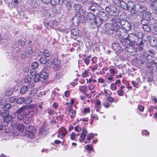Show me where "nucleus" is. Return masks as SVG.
Here are the masks:
<instances>
[{
	"instance_id": "aec40b11",
	"label": "nucleus",
	"mask_w": 157,
	"mask_h": 157,
	"mask_svg": "<svg viewBox=\"0 0 157 157\" xmlns=\"http://www.w3.org/2000/svg\"><path fill=\"white\" fill-rule=\"evenodd\" d=\"M95 16L92 13H89L86 16V18L87 20H89L91 22L93 23L95 17Z\"/></svg>"
},
{
	"instance_id": "a211bd4d",
	"label": "nucleus",
	"mask_w": 157,
	"mask_h": 157,
	"mask_svg": "<svg viewBox=\"0 0 157 157\" xmlns=\"http://www.w3.org/2000/svg\"><path fill=\"white\" fill-rule=\"evenodd\" d=\"M136 5V4H134L132 2L129 1L127 4V10L134 11Z\"/></svg>"
},
{
	"instance_id": "bf43d9fd",
	"label": "nucleus",
	"mask_w": 157,
	"mask_h": 157,
	"mask_svg": "<svg viewBox=\"0 0 157 157\" xmlns=\"http://www.w3.org/2000/svg\"><path fill=\"white\" fill-rule=\"evenodd\" d=\"M37 91V90L36 88H34L31 90L30 95L32 96H34L35 94H36Z\"/></svg>"
},
{
	"instance_id": "0e129e2a",
	"label": "nucleus",
	"mask_w": 157,
	"mask_h": 157,
	"mask_svg": "<svg viewBox=\"0 0 157 157\" xmlns=\"http://www.w3.org/2000/svg\"><path fill=\"white\" fill-rule=\"evenodd\" d=\"M83 113L84 115L90 112V110L89 108H86L83 110Z\"/></svg>"
},
{
	"instance_id": "f704fd0d",
	"label": "nucleus",
	"mask_w": 157,
	"mask_h": 157,
	"mask_svg": "<svg viewBox=\"0 0 157 157\" xmlns=\"http://www.w3.org/2000/svg\"><path fill=\"white\" fill-rule=\"evenodd\" d=\"M53 63L56 66L59 65L61 63V61L57 58H55L53 61Z\"/></svg>"
},
{
	"instance_id": "20e7f679",
	"label": "nucleus",
	"mask_w": 157,
	"mask_h": 157,
	"mask_svg": "<svg viewBox=\"0 0 157 157\" xmlns=\"http://www.w3.org/2000/svg\"><path fill=\"white\" fill-rule=\"evenodd\" d=\"M118 16H115L112 19V25L114 27L117 28L121 27V21Z\"/></svg>"
},
{
	"instance_id": "de8ad7c7",
	"label": "nucleus",
	"mask_w": 157,
	"mask_h": 157,
	"mask_svg": "<svg viewBox=\"0 0 157 157\" xmlns=\"http://www.w3.org/2000/svg\"><path fill=\"white\" fill-rule=\"evenodd\" d=\"M41 79L40 75L38 74L35 76L34 81L36 82H37L40 80Z\"/></svg>"
},
{
	"instance_id": "6e6d98bb",
	"label": "nucleus",
	"mask_w": 157,
	"mask_h": 157,
	"mask_svg": "<svg viewBox=\"0 0 157 157\" xmlns=\"http://www.w3.org/2000/svg\"><path fill=\"white\" fill-rule=\"evenodd\" d=\"M45 113H48L49 115H52L54 113V111L50 109H48L45 111Z\"/></svg>"
},
{
	"instance_id": "393cba45",
	"label": "nucleus",
	"mask_w": 157,
	"mask_h": 157,
	"mask_svg": "<svg viewBox=\"0 0 157 157\" xmlns=\"http://www.w3.org/2000/svg\"><path fill=\"white\" fill-rule=\"evenodd\" d=\"M26 108L27 106H23L18 109L16 112V113L25 114V111Z\"/></svg>"
},
{
	"instance_id": "423d86ee",
	"label": "nucleus",
	"mask_w": 157,
	"mask_h": 157,
	"mask_svg": "<svg viewBox=\"0 0 157 157\" xmlns=\"http://www.w3.org/2000/svg\"><path fill=\"white\" fill-rule=\"evenodd\" d=\"M147 8L144 6L140 4H136L135 8V10L133 12L135 14H137L138 12L140 13H143L145 10H146Z\"/></svg>"
},
{
	"instance_id": "2f4dec72",
	"label": "nucleus",
	"mask_w": 157,
	"mask_h": 157,
	"mask_svg": "<svg viewBox=\"0 0 157 157\" xmlns=\"http://www.w3.org/2000/svg\"><path fill=\"white\" fill-rule=\"evenodd\" d=\"M143 28L144 31L147 32H150L151 30V26L149 25V23L147 25H145L143 26Z\"/></svg>"
},
{
	"instance_id": "774afa93",
	"label": "nucleus",
	"mask_w": 157,
	"mask_h": 157,
	"mask_svg": "<svg viewBox=\"0 0 157 157\" xmlns=\"http://www.w3.org/2000/svg\"><path fill=\"white\" fill-rule=\"evenodd\" d=\"M117 93L119 96H122L123 95L124 91L123 90H119L117 91Z\"/></svg>"
},
{
	"instance_id": "f03ea898",
	"label": "nucleus",
	"mask_w": 157,
	"mask_h": 157,
	"mask_svg": "<svg viewBox=\"0 0 157 157\" xmlns=\"http://www.w3.org/2000/svg\"><path fill=\"white\" fill-rule=\"evenodd\" d=\"M25 128L27 131L25 132V134L29 138H34L35 137L34 134L36 132L35 128L31 125H29L25 126Z\"/></svg>"
},
{
	"instance_id": "412c9836",
	"label": "nucleus",
	"mask_w": 157,
	"mask_h": 157,
	"mask_svg": "<svg viewBox=\"0 0 157 157\" xmlns=\"http://www.w3.org/2000/svg\"><path fill=\"white\" fill-rule=\"evenodd\" d=\"M151 7L154 13L157 14V1L155 0L154 2H152Z\"/></svg>"
},
{
	"instance_id": "49530a36",
	"label": "nucleus",
	"mask_w": 157,
	"mask_h": 157,
	"mask_svg": "<svg viewBox=\"0 0 157 157\" xmlns=\"http://www.w3.org/2000/svg\"><path fill=\"white\" fill-rule=\"evenodd\" d=\"M71 33L73 35L75 36H77L79 34L78 30L75 29H73L71 30Z\"/></svg>"
},
{
	"instance_id": "f3484780",
	"label": "nucleus",
	"mask_w": 157,
	"mask_h": 157,
	"mask_svg": "<svg viewBox=\"0 0 157 157\" xmlns=\"http://www.w3.org/2000/svg\"><path fill=\"white\" fill-rule=\"evenodd\" d=\"M56 22L55 21H50L45 24V25L48 29L53 28L56 25Z\"/></svg>"
},
{
	"instance_id": "c85d7f7f",
	"label": "nucleus",
	"mask_w": 157,
	"mask_h": 157,
	"mask_svg": "<svg viewBox=\"0 0 157 157\" xmlns=\"http://www.w3.org/2000/svg\"><path fill=\"white\" fill-rule=\"evenodd\" d=\"M68 113L71 118H73L75 116L76 112L74 109H70L69 110Z\"/></svg>"
},
{
	"instance_id": "5fc2aeb1",
	"label": "nucleus",
	"mask_w": 157,
	"mask_h": 157,
	"mask_svg": "<svg viewBox=\"0 0 157 157\" xmlns=\"http://www.w3.org/2000/svg\"><path fill=\"white\" fill-rule=\"evenodd\" d=\"M86 135L84 134H81L80 137H79V140L80 142H81L82 141H83L86 136Z\"/></svg>"
},
{
	"instance_id": "052dcab7",
	"label": "nucleus",
	"mask_w": 157,
	"mask_h": 157,
	"mask_svg": "<svg viewBox=\"0 0 157 157\" xmlns=\"http://www.w3.org/2000/svg\"><path fill=\"white\" fill-rule=\"evenodd\" d=\"M8 114H9L8 112L2 113V110H0V115H2V117H5Z\"/></svg>"
},
{
	"instance_id": "473e14b6",
	"label": "nucleus",
	"mask_w": 157,
	"mask_h": 157,
	"mask_svg": "<svg viewBox=\"0 0 157 157\" xmlns=\"http://www.w3.org/2000/svg\"><path fill=\"white\" fill-rule=\"evenodd\" d=\"M25 127L24 126L23 124H19L17 127V129L18 131L22 132L23 131L24 128H25Z\"/></svg>"
},
{
	"instance_id": "bb28decb",
	"label": "nucleus",
	"mask_w": 157,
	"mask_h": 157,
	"mask_svg": "<svg viewBox=\"0 0 157 157\" xmlns=\"http://www.w3.org/2000/svg\"><path fill=\"white\" fill-rule=\"evenodd\" d=\"M115 31V34L119 37L120 36V35H121V33H122V31H123V29L121 27L117 28H116Z\"/></svg>"
},
{
	"instance_id": "c9c22d12",
	"label": "nucleus",
	"mask_w": 157,
	"mask_h": 157,
	"mask_svg": "<svg viewBox=\"0 0 157 157\" xmlns=\"http://www.w3.org/2000/svg\"><path fill=\"white\" fill-rule=\"evenodd\" d=\"M28 90V87L27 86H22L21 89L20 93L21 94H24Z\"/></svg>"
},
{
	"instance_id": "c756f323",
	"label": "nucleus",
	"mask_w": 157,
	"mask_h": 157,
	"mask_svg": "<svg viewBox=\"0 0 157 157\" xmlns=\"http://www.w3.org/2000/svg\"><path fill=\"white\" fill-rule=\"evenodd\" d=\"M34 114V113L32 111H29L25 113V117L31 118L33 116Z\"/></svg>"
},
{
	"instance_id": "8fccbe9b",
	"label": "nucleus",
	"mask_w": 157,
	"mask_h": 157,
	"mask_svg": "<svg viewBox=\"0 0 157 157\" xmlns=\"http://www.w3.org/2000/svg\"><path fill=\"white\" fill-rule=\"evenodd\" d=\"M39 64L37 62H34L32 63L31 65V67L32 69H35L38 66Z\"/></svg>"
},
{
	"instance_id": "338daca9",
	"label": "nucleus",
	"mask_w": 157,
	"mask_h": 157,
	"mask_svg": "<svg viewBox=\"0 0 157 157\" xmlns=\"http://www.w3.org/2000/svg\"><path fill=\"white\" fill-rule=\"evenodd\" d=\"M30 74L32 76H34L36 74V71L35 69H32L30 71Z\"/></svg>"
},
{
	"instance_id": "680f3d73",
	"label": "nucleus",
	"mask_w": 157,
	"mask_h": 157,
	"mask_svg": "<svg viewBox=\"0 0 157 157\" xmlns=\"http://www.w3.org/2000/svg\"><path fill=\"white\" fill-rule=\"evenodd\" d=\"M17 100V98L16 97H11L9 98V101L10 103L14 102Z\"/></svg>"
},
{
	"instance_id": "a18cd8bd",
	"label": "nucleus",
	"mask_w": 157,
	"mask_h": 157,
	"mask_svg": "<svg viewBox=\"0 0 157 157\" xmlns=\"http://www.w3.org/2000/svg\"><path fill=\"white\" fill-rule=\"evenodd\" d=\"M32 100V98L31 96H29L28 97H27L25 100V104H29L31 102Z\"/></svg>"
},
{
	"instance_id": "b1692460",
	"label": "nucleus",
	"mask_w": 157,
	"mask_h": 157,
	"mask_svg": "<svg viewBox=\"0 0 157 157\" xmlns=\"http://www.w3.org/2000/svg\"><path fill=\"white\" fill-rule=\"evenodd\" d=\"M142 16L144 18L148 19L151 17V14L150 12L145 10L143 12Z\"/></svg>"
},
{
	"instance_id": "2eb2a0df",
	"label": "nucleus",
	"mask_w": 157,
	"mask_h": 157,
	"mask_svg": "<svg viewBox=\"0 0 157 157\" xmlns=\"http://www.w3.org/2000/svg\"><path fill=\"white\" fill-rule=\"evenodd\" d=\"M80 15L79 14H78L74 16L72 19L73 23L78 25V23L81 21V18L82 17V16L81 17Z\"/></svg>"
},
{
	"instance_id": "603ef678",
	"label": "nucleus",
	"mask_w": 157,
	"mask_h": 157,
	"mask_svg": "<svg viewBox=\"0 0 157 157\" xmlns=\"http://www.w3.org/2000/svg\"><path fill=\"white\" fill-rule=\"evenodd\" d=\"M109 72L112 75H113L115 74H117V70L116 69H115L113 68H110Z\"/></svg>"
},
{
	"instance_id": "cd10ccee",
	"label": "nucleus",
	"mask_w": 157,
	"mask_h": 157,
	"mask_svg": "<svg viewBox=\"0 0 157 157\" xmlns=\"http://www.w3.org/2000/svg\"><path fill=\"white\" fill-rule=\"evenodd\" d=\"M40 75L41 79L44 80H47L48 76V74L46 72H42Z\"/></svg>"
},
{
	"instance_id": "4d7b16f0",
	"label": "nucleus",
	"mask_w": 157,
	"mask_h": 157,
	"mask_svg": "<svg viewBox=\"0 0 157 157\" xmlns=\"http://www.w3.org/2000/svg\"><path fill=\"white\" fill-rule=\"evenodd\" d=\"M18 43L19 46H23L25 44V42L21 39L18 40Z\"/></svg>"
},
{
	"instance_id": "a878e982",
	"label": "nucleus",
	"mask_w": 157,
	"mask_h": 157,
	"mask_svg": "<svg viewBox=\"0 0 157 157\" xmlns=\"http://www.w3.org/2000/svg\"><path fill=\"white\" fill-rule=\"evenodd\" d=\"M128 34L126 31H122L119 37L121 39L128 38Z\"/></svg>"
},
{
	"instance_id": "37998d69",
	"label": "nucleus",
	"mask_w": 157,
	"mask_h": 157,
	"mask_svg": "<svg viewBox=\"0 0 157 157\" xmlns=\"http://www.w3.org/2000/svg\"><path fill=\"white\" fill-rule=\"evenodd\" d=\"M40 62L41 64H45L47 62V59L44 57H42L40 59Z\"/></svg>"
},
{
	"instance_id": "9d476101",
	"label": "nucleus",
	"mask_w": 157,
	"mask_h": 157,
	"mask_svg": "<svg viewBox=\"0 0 157 157\" xmlns=\"http://www.w3.org/2000/svg\"><path fill=\"white\" fill-rule=\"evenodd\" d=\"M120 41L123 45L124 46H125L126 48H127L128 47L131 46V45L132 44V42L130 41L129 39H128V38H125L121 39Z\"/></svg>"
},
{
	"instance_id": "39448f33",
	"label": "nucleus",
	"mask_w": 157,
	"mask_h": 157,
	"mask_svg": "<svg viewBox=\"0 0 157 157\" xmlns=\"http://www.w3.org/2000/svg\"><path fill=\"white\" fill-rule=\"evenodd\" d=\"M105 10L110 15L113 16L114 17L116 15L117 9L116 7L113 6H108L105 7Z\"/></svg>"
},
{
	"instance_id": "4be33fe9",
	"label": "nucleus",
	"mask_w": 157,
	"mask_h": 157,
	"mask_svg": "<svg viewBox=\"0 0 157 157\" xmlns=\"http://www.w3.org/2000/svg\"><path fill=\"white\" fill-rule=\"evenodd\" d=\"M117 3H118V5L120 6L124 10H127V4H126L123 1L118 0L117 2Z\"/></svg>"
},
{
	"instance_id": "7c9ffc66",
	"label": "nucleus",
	"mask_w": 157,
	"mask_h": 157,
	"mask_svg": "<svg viewBox=\"0 0 157 157\" xmlns=\"http://www.w3.org/2000/svg\"><path fill=\"white\" fill-rule=\"evenodd\" d=\"M64 75V73L61 71L57 72L56 75V78L59 79L60 78Z\"/></svg>"
},
{
	"instance_id": "f257e3e1",
	"label": "nucleus",
	"mask_w": 157,
	"mask_h": 157,
	"mask_svg": "<svg viewBox=\"0 0 157 157\" xmlns=\"http://www.w3.org/2000/svg\"><path fill=\"white\" fill-rule=\"evenodd\" d=\"M143 36V33L140 31H136L133 33H129L128 35V39L133 44L137 43Z\"/></svg>"
},
{
	"instance_id": "09e8293b",
	"label": "nucleus",
	"mask_w": 157,
	"mask_h": 157,
	"mask_svg": "<svg viewBox=\"0 0 157 157\" xmlns=\"http://www.w3.org/2000/svg\"><path fill=\"white\" fill-rule=\"evenodd\" d=\"M141 23L143 25V26L147 25L149 23V22L148 21V20L144 19L141 20Z\"/></svg>"
},
{
	"instance_id": "a19ab883",
	"label": "nucleus",
	"mask_w": 157,
	"mask_h": 157,
	"mask_svg": "<svg viewBox=\"0 0 157 157\" xmlns=\"http://www.w3.org/2000/svg\"><path fill=\"white\" fill-rule=\"evenodd\" d=\"M140 57L139 59L141 61L142 63H145L146 59V57L142 54L140 55Z\"/></svg>"
},
{
	"instance_id": "13d9d810",
	"label": "nucleus",
	"mask_w": 157,
	"mask_h": 157,
	"mask_svg": "<svg viewBox=\"0 0 157 157\" xmlns=\"http://www.w3.org/2000/svg\"><path fill=\"white\" fill-rule=\"evenodd\" d=\"M50 2L53 6L57 5L59 3V0H51Z\"/></svg>"
},
{
	"instance_id": "0eeeda50",
	"label": "nucleus",
	"mask_w": 157,
	"mask_h": 157,
	"mask_svg": "<svg viewBox=\"0 0 157 157\" xmlns=\"http://www.w3.org/2000/svg\"><path fill=\"white\" fill-rule=\"evenodd\" d=\"M121 27L122 29H123L127 31H128L131 29V25L129 22L122 20L121 21Z\"/></svg>"
},
{
	"instance_id": "58836bf2",
	"label": "nucleus",
	"mask_w": 157,
	"mask_h": 157,
	"mask_svg": "<svg viewBox=\"0 0 157 157\" xmlns=\"http://www.w3.org/2000/svg\"><path fill=\"white\" fill-rule=\"evenodd\" d=\"M23 122L24 123L27 124V125H29L30 120L29 119V118L27 117H24L23 119Z\"/></svg>"
},
{
	"instance_id": "4c0bfd02",
	"label": "nucleus",
	"mask_w": 157,
	"mask_h": 157,
	"mask_svg": "<svg viewBox=\"0 0 157 157\" xmlns=\"http://www.w3.org/2000/svg\"><path fill=\"white\" fill-rule=\"evenodd\" d=\"M94 5L97 6V7H100V5L102 3L101 0H95L94 1Z\"/></svg>"
},
{
	"instance_id": "dca6fc26",
	"label": "nucleus",
	"mask_w": 157,
	"mask_h": 157,
	"mask_svg": "<svg viewBox=\"0 0 157 157\" xmlns=\"http://www.w3.org/2000/svg\"><path fill=\"white\" fill-rule=\"evenodd\" d=\"M48 132V129L43 126L40 128L39 131V134L41 136H45Z\"/></svg>"
},
{
	"instance_id": "864d4df0",
	"label": "nucleus",
	"mask_w": 157,
	"mask_h": 157,
	"mask_svg": "<svg viewBox=\"0 0 157 157\" xmlns=\"http://www.w3.org/2000/svg\"><path fill=\"white\" fill-rule=\"evenodd\" d=\"M66 6L67 9L68 11L70 10L71 9V3L69 2H67L66 4Z\"/></svg>"
},
{
	"instance_id": "7ed1b4c3",
	"label": "nucleus",
	"mask_w": 157,
	"mask_h": 157,
	"mask_svg": "<svg viewBox=\"0 0 157 157\" xmlns=\"http://www.w3.org/2000/svg\"><path fill=\"white\" fill-rule=\"evenodd\" d=\"M103 30L105 33L109 35H111L115 32V29L114 28L112 24L107 23L104 25Z\"/></svg>"
},
{
	"instance_id": "f8f14e48",
	"label": "nucleus",
	"mask_w": 157,
	"mask_h": 157,
	"mask_svg": "<svg viewBox=\"0 0 157 157\" xmlns=\"http://www.w3.org/2000/svg\"><path fill=\"white\" fill-rule=\"evenodd\" d=\"M99 17L103 21H106L108 19L107 14L104 11L99 12L98 15Z\"/></svg>"
},
{
	"instance_id": "6e6552de",
	"label": "nucleus",
	"mask_w": 157,
	"mask_h": 157,
	"mask_svg": "<svg viewBox=\"0 0 157 157\" xmlns=\"http://www.w3.org/2000/svg\"><path fill=\"white\" fill-rule=\"evenodd\" d=\"M74 7L75 10L78 12L79 14L82 16L84 14V11L82 8V6L80 4H75Z\"/></svg>"
},
{
	"instance_id": "72a5a7b5",
	"label": "nucleus",
	"mask_w": 157,
	"mask_h": 157,
	"mask_svg": "<svg viewBox=\"0 0 157 157\" xmlns=\"http://www.w3.org/2000/svg\"><path fill=\"white\" fill-rule=\"evenodd\" d=\"M17 103L19 104H22L23 103L25 104V99L24 98H20L17 99Z\"/></svg>"
},
{
	"instance_id": "69168bd1",
	"label": "nucleus",
	"mask_w": 157,
	"mask_h": 157,
	"mask_svg": "<svg viewBox=\"0 0 157 157\" xmlns=\"http://www.w3.org/2000/svg\"><path fill=\"white\" fill-rule=\"evenodd\" d=\"M17 118L19 120H21L22 119H23V118L25 117V115L24 114H17Z\"/></svg>"
},
{
	"instance_id": "e2e57ef3",
	"label": "nucleus",
	"mask_w": 157,
	"mask_h": 157,
	"mask_svg": "<svg viewBox=\"0 0 157 157\" xmlns=\"http://www.w3.org/2000/svg\"><path fill=\"white\" fill-rule=\"evenodd\" d=\"M104 91L105 94V96H107V95H110L112 94V93L109 90L108 91L105 89H104Z\"/></svg>"
},
{
	"instance_id": "79ce46f5",
	"label": "nucleus",
	"mask_w": 157,
	"mask_h": 157,
	"mask_svg": "<svg viewBox=\"0 0 157 157\" xmlns=\"http://www.w3.org/2000/svg\"><path fill=\"white\" fill-rule=\"evenodd\" d=\"M94 136V135L93 133L89 134L87 135V139L88 140H89V141L88 142V143L90 142V140L93 138Z\"/></svg>"
},
{
	"instance_id": "c03bdc74",
	"label": "nucleus",
	"mask_w": 157,
	"mask_h": 157,
	"mask_svg": "<svg viewBox=\"0 0 157 157\" xmlns=\"http://www.w3.org/2000/svg\"><path fill=\"white\" fill-rule=\"evenodd\" d=\"M44 56L46 57H49L50 56V51L47 49H45L44 51Z\"/></svg>"
},
{
	"instance_id": "4468645a",
	"label": "nucleus",
	"mask_w": 157,
	"mask_h": 157,
	"mask_svg": "<svg viewBox=\"0 0 157 157\" xmlns=\"http://www.w3.org/2000/svg\"><path fill=\"white\" fill-rule=\"evenodd\" d=\"M150 45L153 47L157 46V40L154 36H150L148 37Z\"/></svg>"
},
{
	"instance_id": "ea45409f",
	"label": "nucleus",
	"mask_w": 157,
	"mask_h": 157,
	"mask_svg": "<svg viewBox=\"0 0 157 157\" xmlns=\"http://www.w3.org/2000/svg\"><path fill=\"white\" fill-rule=\"evenodd\" d=\"M11 107V105L9 103H8L5 105L3 106V109L6 111L5 112H8L7 110H9Z\"/></svg>"
},
{
	"instance_id": "9b49d317",
	"label": "nucleus",
	"mask_w": 157,
	"mask_h": 157,
	"mask_svg": "<svg viewBox=\"0 0 157 157\" xmlns=\"http://www.w3.org/2000/svg\"><path fill=\"white\" fill-rule=\"evenodd\" d=\"M111 47L117 53H120L122 51V48L117 43H114L112 44Z\"/></svg>"
},
{
	"instance_id": "3c124183",
	"label": "nucleus",
	"mask_w": 157,
	"mask_h": 157,
	"mask_svg": "<svg viewBox=\"0 0 157 157\" xmlns=\"http://www.w3.org/2000/svg\"><path fill=\"white\" fill-rule=\"evenodd\" d=\"M94 5V4L92 2L90 1H89V2L86 3V6L87 7L88 10H89L90 7H92Z\"/></svg>"
},
{
	"instance_id": "1a4fd4ad",
	"label": "nucleus",
	"mask_w": 157,
	"mask_h": 157,
	"mask_svg": "<svg viewBox=\"0 0 157 157\" xmlns=\"http://www.w3.org/2000/svg\"><path fill=\"white\" fill-rule=\"evenodd\" d=\"M153 57L151 56L148 55L147 57V67L148 68L151 67L153 64H155V63L154 61L153 60Z\"/></svg>"
},
{
	"instance_id": "6ab92c4d",
	"label": "nucleus",
	"mask_w": 157,
	"mask_h": 157,
	"mask_svg": "<svg viewBox=\"0 0 157 157\" xmlns=\"http://www.w3.org/2000/svg\"><path fill=\"white\" fill-rule=\"evenodd\" d=\"M103 21L98 16L95 17L93 23H94L96 25L97 27H99L101 26Z\"/></svg>"
},
{
	"instance_id": "e433bc0d",
	"label": "nucleus",
	"mask_w": 157,
	"mask_h": 157,
	"mask_svg": "<svg viewBox=\"0 0 157 157\" xmlns=\"http://www.w3.org/2000/svg\"><path fill=\"white\" fill-rule=\"evenodd\" d=\"M79 89L81 92L85 93L87 89V87L85 86H79Z\"/></svg>"
},
{
	"instance_id": "ddd939ff",
	"label": "nucleus",
	"mask_w": 157,
	"mask_h": 157,
	"mask_svg": "<svg viewBox=\"0 0 157 157\" xmlns=\"http://www.w3.org/2000/svg\"><path fill=\"white\" fill-rule=\"evenodd\" d=\"M8 114L5 117L3 118V121L4 122H6V125H7L8 124V122L10 121V119H9L10 118V119H13L15 118L16 117V115L15 113H13L12 115L8 116Z\"/></svg>"
},
{
	"instance_id": "5701e85b",
	"label": "nucleus",
	"mask_w": 157,
	"mask_h": 157,
	"mask_svg": "<svg viewBox=\"0 0 157 157\" xmlns=\"http://www.w3.org/2000/svg\"><path fill=\"white\" fill-rule=\"evenodd\" d=\"M59 133L61 135L62 139H63L67 134L66 129L64 128H60L59 130Z\"/></svg>"
}]
</instances>
